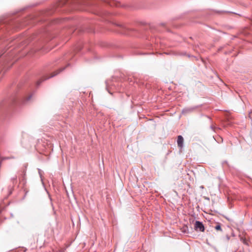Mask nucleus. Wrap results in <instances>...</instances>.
<instances>
[{"label":"nucleus","mask_w":252,"mask_h":252,"mask_svg":"<svg viewBox=\"0 0 252 252\" xmlns=\"http://www.w3.org/2000/svg\"><path fill=\"white\" fill-rule=\"evenodd\" d=\"M194 229L196 231L203 232L204 231V226L201 222L196 221L194 224Z\"/></svg>","instance_id":"f257e3e1"},{"label":"nucleus","mask_w":252,"mask_h":252,"mask_svg":"<svg viewBox=\"0 0 252 252\" xmlns=\"http://www.w3.org/2000/svg\"><path fill=\"white\" fill-rule=\"evenodd\" d=\"M183 141H184L183 137L181 135L178 136V139H177V144H178V146L179 147L182 148L183 145Z\"/></svg>","instance_id":"f03ea898"},{"label":"nucleus","mask_w":252,"mask_h":252,"mask_svg":"<svg viewBox=\"0 0 252 252\" xmlns=\"http://www.w3.org/2000/svg\"><path fill=\"white\" fill-rule=\"evenodd\" d=\"M63 69H61V70H60L59 71H55L53 73H52L51 75L47 78H46L45 79V80L47 79H48V78H50L51 77H54L55 76V75H56L57 74H58L60 71H61Z\"/></svg>","instance_id":"7ed1b4c3"},{"label":"nucleus","mask_w":252,"mask_h":252,"mask_svg":"<svg viewBox=\"0 0 252 252\" xmlns=\"http://www.w3.org/2000/svg\"><path fill=\"white\" fill-rule=\"evenodd\" d=\"M241 240L244 244L248 246L249 245V241L247 240L246 238H241Z\"/></svg>","instance_id":"20e7f679"},{"label":"nucleus","mask_w":252,"mask_h":252,"mask_svg":"<svg viewBox=\"0 0 252 252\" xmlns=\"http://www.w3.org/2000/svg\"><path fill=\"white\" fill-rule=\"evenodd\" d=\"M215 229L216 230H219V231H221V226H220V223H218L217 225L215 226Z\"/></svg>","instance_id":"39448f33"},{"label":"nucleus","mask_w":252,"mask_h":252,"mask_svg":"<svg viewBox=\"0 0 252 252\" xmlns=\"http://www.w3.org/2000/svg\"><path fill=\"white\" fill-rule=\"evenodd\" d=\"M252 110H251V111L250 112V113H249V117L250 118H251V114H252Z\"/></svg>","instance_id":"423d86ee"}]
</instances>
